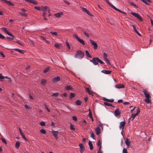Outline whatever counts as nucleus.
I'll use <instances>...</instances> for the list:
<instances>
[{
    "instance_id": "f257e3e1",
    "label": "nucleus",
    "mask_w": 153,
    "mask_h": 153,
    "mask_svg": "<svg viewBox=\"0 0 153 153\" xmlns=\"http://www.w3.org/2000/svg\"><path fill=\"white\" fill-rule=\"evenodd\" d=\"M84 53L80 51H76V53L75 55V57L76 58L81 59L83 58L84 56Z\"/></svg>"
},
{
    "instance_id": "f03ea898",
    "label": "nucleus",
    "mask_w": 153,
    "mask_h": 153,
    "mask_svg": "<svg viewBox=\"0 0 153 153\" xmlns=\"http://www.w3.org/2000/svg\"><path fill=\"white\" fill-rule=\"evenodd\" d=\"M73 36L74 37H75L76 39H77L78 41L81 44H82L83 45H85V43L84 41L81 39H80L78 36L75 34H74L73 35Z\"/></svg>"
},
{
    "instance_id": "7ed1b4c3",
    "label": "nucleus",
    "mask_w": 153,
    "mask_h": 153,
    "mask_svg": "<svg viewBox=\"0 0 153 153\" xmlns=\"http://www.w3.org/2000/svg\"><path fill=\"white\" fill-rule=\"evenodd\" d=\"M98 60L99 58L94 57L90 60V62H92L94 65H97L98 64Z\"/></svg>"
},
{
    "instance_id": "20e7f679",
    "label": "nucleus",
    "mask_w": 153,
    "mask_h": 153,
    "mask_svg": "<svg viewBox=\"0 0 153 153\" xmlns=\"http://www.w3.org/2000/svg\"><path fill=\"white\" fill-rule=\"evenodd\" d=\"M131 14L132 15L136 17L137 19H138L140 21H142V19L141 17L140 16V15L138 13H136L134 12H131Z\"/></svg>"
},
{
    "instance_id": "39448f33",
    "label": "nucleus",
    "mask_w": 153,
    "mask_h": 153,
    "mask_svg": "<svg viewBox=\"0 0 153 153\" xmlns=\"http://www.w3.org/2000/svg\"><path fill=\"white\" fill-rule=\"evenodd\" d=\"M1 29L4 32L6 33L9 36H10L13 37L14 36L12 34L10 33H9L7 30L6 28L5 27H3L1 28Z\"/></svg>"
},
{
    "instance_id": "423d86ee",
    "label": "nucleus",
    "mask_w": 153,
    "mask_h": 153,
    "mask_svg": "<svg viewBox=\"0 0 153 153\" xmlns=\"http://www.w3.org/2000/svg\"><path fill=\"white\" fill-rule=\"evenodd\" d=\"M143 92L144 93L145 97L147 98H150V95L149 92L145 89H143Z\"/></svg>"
},
{
    "instance_id": "0eeeda50",
    "label": "nucleus",
    "mask_w": 153,
    "mask_h": 153,
    "mask_svg": "<svg viewBox=\"0 0 153 153\" xmlns=\"http://www.w3.org/2000/svg\"><path fill=\"white\" fill-rule=\"evenodd\" d=\"M90 41L91 44L94 46V49H96L97 48V45L95 42L93 41L91 39H90Z\"/></svg>"
},
{
    "instance_id": "6e6552de",
    "label": "nucleus",
    "mask_w": 153,
    "mask_h": 153,
    "mask_svg": "<svg viewBox=\"0 0 153 153\" xmlns=\"http://www.w3.org/2000/svg\"><path fill=\"white\" fill-rule=\"evenodd\" d=\"M126 125V123L124 121L121 122L120 123L119 128L120 129H122V130L124 128V126Z\"/></svg>"
},
{
    "instance_id": "1a4fd4ad",
    "label": "nucleus",
    "mask_w": 153,
    "mask_h": 153,
    "mask_svg": "<svg viewBox=\"0 0 153 153\" xmlns=\"http://www.w3.org/2000/svg\"><path fill=\"white\" fill-rule=\"evenodd\" d=\"M121 111L119 108H117L114 111V114L115 116H118L120 114Z\"/></svg>"
},
{
    "instance_id": "9d476101",
    "label": "nucleus",
    "mask_w": 153,
    "mask_h": 153,
    "mask_svg": "<svg viewBox=\"0 0 153 153\" xmlns=\"http://www.w3.org/2000/svg\"><path fill=\"white\" fill-rule=\"evenodd\" d=\"M85 91L87 92L90 95H93V94H94L93 92L90 90L89 88L88 87H85Z\"/></svg>"
},
{
    "instance_id": "9b49d317",
    "label": "nucleus",
    "mask_w": 153,
    "mask_h": 153,
    "mask_svg": "<svg viewBox=\"0 0 153 153\" xmlns=\"http://www.w3.org/2000/svg\"><path fill=\"white\" fill-rule=\"evenodd\" d=\"M140 112V110L139 109H138L136 113L135 114H132V116H131V118H132V120H133L134 119V118L138 115V114Z\"/></svg>"
},
{
    "instance_id": "f8f14e48",
    "label": "nucleus",
    "mask_w": 153,
    "mask_h": 153,
    "mask_svg": "<svg viewBox=\"0 0 153 153\" xmlns=\"http://www.w3.org/2000/svg\"><path fill=\"white\" fill-rule=\"evenodd\" d=\"M95 131L96 134L98 135H99L100 133V129L99 127H97L95 129Z\"/></svg>"
},
{
    "instance_id": "ddd939ff",
    "label": "nucleus",
    "mask_w": 153,
    "mask_h": 153,
    "mask_svg": "<svg viewBox=\"0 0 153 153\" xmlns=\"http://www.w3.org/2000/svg\"><path fill=\"white\" fill-rule=\"evenodd\" d=\"M79 146L80 147V151L81 153H82L84 151V147L83 146V145L82 143H80L79 145Z\"/></svg>"
},
{
    "instance_id": "4468645a",
    "label": "nucleus",
    "mask_w": 153,
    "mask_h": 153,
    "mask_svg": "<svg viewBox=\"0 0 153 153\" xmlns=\"http://www.w3.org/2000/svg\"><path fill=\"white\" fill-rule=\"evenodd\" d=\"M82 10L84 12L86 13L89 15H91V14L89 12L86 8L84 7H82Z\"/></svg>"
},
{
    "instance_id": "2eb2a0df",
    "label": "nucleus",
    "mask_w": 153,
    "mask_h": 153,
    "mask_svg": "<svg viewBox=\"0 0 153 153\" xmlns=\"http://www.w3.org/2000/svg\"><path fill=\"white\" fill-rule=\"evenodd\" d=\"M115 87L116 88L119 89L124 88V85L123 84H117L115 85Z\"/></svg>"
},
{
    "instance_id": "dca6fc26",
    "label": "nucleus",
    "mask_w": 153,
    "mask_h": 153,
    "mask_svg": "<svg viewBox=\"0 0 153 153\" xmlns=\"http://www.w3.org/2000/svg\"><path fill=\"white\" fill-rule=\"evenodd\" d=\"M111 71L103 70L102 71V72L105 74H109L111 73Z\"/></svg>"
},
{
    "instance_id": "f3484780",
    "label": "nucleus",
    "mask_w": 153,
    "mask_h": 153,
    "mask_svg": "<svg viewBox=\"0 0 153 153\" xmlns=\"http://www.w3.org/2000/svg\"><path fill=\"white\" fill-rule=\"evenodd\" d=\"M60 80V78L59 76H57L56 77L53 78L52 79V81L53 82H56Z\"/></svg>"
},
{
    "instance_id": "a211bd4d",
    "label": "nucleus",
    "mask_w": 153,
    "mask_h": 153,
    "mask_svg": "<svg viewBox=\"0 0 153 153\" xmlns=\"http://www.w3.org/2000/svg\"><path fill=\"white\" fill-rule=\"evenodd\" d=\"M25 1L29 2L30 3L33 4H37V2L34 0H25Z\"/></svg>"
},
{
    "instance_id": "6ab92c4d",
    "label": "nucleus",
    "mask_w": 153,
    "mask_h": 153,
    "mask_svg": "<svg viewBox=\"0 0 153 153\" xmlns=\"http://www.w3.org/2000/svg\"><path fill=\"white\" fill-rule=\"evenodd\" d=\"M52 133H53V136L56 139H58V136L57 135V131H52Z\"/></svg>"
},
{
    "instance_id": "aec40b11",
    "label": "nucleus",
    "mask_w": 153,
    "mask_h": 153,
    "mask_svg": "<svg viewBox=\"0 0 153 153\" xmlns=\"http://www.w3.org/2000/svg\"><path fill=\"white\" fill-rule=\"evenodd\" d=\"M104 54V58L106 60V61L109 64V61L108 60V59L107 58V55L106 53H103Z\"/></svg>"
},
{
    "instance_id": "412c9836",
    "label": "nucleus",
    "mask_w": 153,
    "mask_h": 153,
    "mask_svg": "<svg viewBox=\"0 0 153 153\" xmlns=\"http://www.w3.org/2000/svg\"><path fill=\"white\" fill-rule=\"evenodd\" d=\"M130 143V141L128 139H126V140L125 143L128 147L129 146Z\"/></svg>"
},
{
    "instance_id": "4be33fe9",
    "label": "nucleus",
    "mask_w": 153,
    "mask_h": 153,
    "mask_svg": "<svg viewBox=\"0 0 153 153\" xmlns=\"http://www.w3.org/2000/svg\"><path fill=\"white\" fill-rule=\"evenodd\" d=\"M65 88L67 90H72L73 88L70 85H68L66 86Z\"/></svg>"
},
{
    "instance_id": "5701e85b",
    "label": "nucleus",
    "mask_w": 153,
    "mask_h": 153,
    "mask_svg": "<svg viewBox=\"0 0 153 153\" xmlns=\"http://www.w3.org/2000/svg\"><path fill=\"white\" fill-rule=\"evenodd\" d=\"M88 145L90 147V149L91 150H92V149H93V145H92V144L91 141L90 140H89L88 142Z\"/></svg>"
},
{
    "instance_id": "b1692460",
    "label": "nucleus",
    "mask_w": 153,
    "mask_h": 153,
    "mask_svg": "<svg viewBox=\"0 0 153 153\" xmlns=\"http://www.w3.org/2000/svg\"><path fill=\"white\" fill-rule=\"evenodd\" d=\"M107 3L110 6H111L113 8L114 10H115V8H116V7L114 6L108 0L107 1Z\"/></svg>"
},
{
    "instance_id": "393cba45",
    "label": "nucleus",
    "mask_w": 153,
    "mask_h": 153,
    "mask_svg": "<svg viewBox=\"0 0 153 153\" xmlns=\"http://www.w3.org/2000/svg\"><path fill=\"white\" fill-rule=\"evenodd\" d=\"M14 50L15 51H18L19 52V53H24L25 52V51L23 50H20L19 49H17V48H15Z\"/></svg>"
},
{
    "instance_id": "a878e982",
    "label": "nucleus",
    "mask_w": 153,
    "mask_h": 153,
    "mask_svg": "<svg viewBox=\"0 0 153 153\" xmlns=\"http://www.w3.org/2000/svg\"><path fill=\"white\" fill-rule=\"evenodd\" d=\"M103 100L105 101L109 102H113L114 101L113 99L109 100L105 98H104Z\"/></svg>"
},
{
    "instance_id": "bb28decb",
    "label": "nucleus",
    "mask_w": 153,
    "mask_h": 153,
    "mask_svg": "<svg viewBox=\"0 0 153 153\" xmlns=\"http://www.w3.org/2000/svg\"><path fill=\"white\" fill-rule=\"evenodd\" d=\"M4 2L5 3H6L7 4L9 5H14V4H13L10 1H8L6 0H5V1Z\"/></svg>"
},
{
    "instance_id": "cd10ccee",
    "label": "nucleus",
    "mask_w": 153,
    "mask_h": 153,
    "mask_svg": "<svg viewBox=\"0 0 153 153\" xmlns=\"http://www.w3.org/2000/svg\"><path fill=\"white\" fill-rule=\"evenodd\" d=\"M104 104L105 105L107 106H111L112 107H114V106H113V105L111 103H109L107 102H104Z\"/></svg>"
},
{
    "instance_id": "c85d7f7f",
    "label": "nucleus",
    "mask_w": 153,
    "mask_h": 153,
    "mask_svg": "<svg viewBox=\"0 0 153 153\" xmlns=\"http://www.w3.org/2000/svg\"><path fill=\"white\" fill-rule=\"evenodd\" d=\"M129 4L130 5H132L134 6L135 8H138V7L137 6H136L134 3L131 2H129Z\"/></svg>"
},
{
    "instance_id": "c756f323",
    "label": "nucleus",
    "mask_w": 153,
    "mask_h": 153,
    "mask_svg": "<svg viewBox=\"0 0 153 153\" xmlns=\"http://www.w3.org/2000/svg\"><path fill=\"white\" fill-rule=\"evenodd\" d=\"M48 7L47 6H45L44 7L42 8L41 10H43V12H46L47 11V9H48Z\"/></svg>"
},
{
    "instance_id": "7c9ffc66",
    "label": "nucleus",
    "mask_w": 153,
    "mask_h": 153,
    "mask_svg": "<svg viewBox=\"0 0 153 153\" xmlns=\"http://www.w3.org/2000/svg\"><path fill=\"white\" fill-rule=\"evenodd\" d=\"M89 111H90L89 112L88 116L91 118V119L92 120V121H93V120H93V117H92V116L91 113V111H90V109H89Z\"/></svg>"
},
{
    "instance_id": "2f4dec72",
    "label": "nucleus",
    "mask_w": 153,
    "mask_h": 153,
    "mask_svg": "<svg viewBox=\"0 0 153 153\" xmlns=\"http://www.w3.org/2000/svg\"><path fill=\"white\" fill-rule=\"evenodd\" d=\"M133 28L135 31L137 33L139 36H141V35L137 31V30H136L135 27L133 25Z\"/></svg>"
},
{
    "instance_id": "473e14b6",
    "label": "nucleus",
    "mask_w": 153,
    "mask_h": 153,
    "mask_svg": "<svg viewBox=\"0 0 153 153\" xmlns=\"http://www.w3.org/2000/svg\"><path fill=\"white\" fill-rule=\"evenodd\" d=\"M81 102L79 100H78L76 102V105H81Z\"/></svg>"
},
{
    "instance_id": "72a5a7b5",
    "label": "nucleus",
    "mask_w": 153,
    "mask_h": 153,
    "mask_svg": "<svg viewBox=\"0 0 153 153\" xmlns=\"http://www.w3.org/2000/svg\"><path fill=\"white\" fill-rule=\"evenodd\" d=\"M20 143L19 142L17 141V142H16V145H15L17 149H18L20 146Z\"/></svg>"
},
{
    "instance_id": "f704fd0d",
    "label": "nucleus",
    "mask_w": 153,
    "mask_h": 153,
    "mask_svg": "<svg viewBox=\"0 0 153 153\" xmlns=\"http://www.w3.org/2000/svg\"><path fill=\"white\" fill-rule=\"evenodd\" d=\"M115 10L116 11H119V12L121 13H123L124 14H126V13L125 12H123V11H121V10H120L119 9H117V8H115Z\"/></svg>"
},
{
    "instance_id": "c9c22d12",
    "label": "nucleus",
    "mask_w": 153,
    "mask_h": 153,
    "mask_svg": "<svg viewBox=\"0 0 153 153\" xmlns=\"http://www.w3.org/2000/svg\"><path fill=\"white\" fill-rule=\"evenodd\" d=\"M85 53L86 54V56L89 58H91V55L87 51H85Z\"/></svg>"
},
{
    "instance_id": "e433bc0d",
    "label": "nucleus",
    "mask_w": 153,
    "mask_h": 153,
    "mask_svg": "<svg viewBox=\"0 0 153 153\" xmlns=\"http://www.w3.org/2000/svg\"><path fill=\"white\" fill-rule=\"evenodd\" d=\"M46 80L44 79H42V81L41 82V84L42 85H44L46 83Z\"/></svg>"
},
{
    "instance_id": "4c0bfd02",
    "label": "nucleus",
    "mask_w": 153,
    "mask_h": 153,
    "mask_svg": "<svg viewBox=\"0 0 153 153\" xmlns=\"http://www.w3.org/2000/svg\"><path fill=\"white\" fill-rule=\"evenodd\" d=\"M40 132L43 134H45L46 133L45 130L44 129H41Z\"/></svg>"
},
{
    "instance_id": "58836bf2",
    "label": "nucleus",
    "mask_w": 153,
    "mask_h": 153,
    "mask_svg": "<svg viewBox=\"0 0 153 153\" xmlns=\"http://www.w3.org/2000/svg\"><path fill=\"white\" fill-rule=\"evenodd\" d=\"M49 68L47 67L44 70L43 72L44 73H45L48 71L49 70Z\"/></svg>"
},
{
    "instance_id": "ea45409f",
    "label": "nucleus",
    "mask_w": 153,
    "mask_h": 153,
    "mask_svg": "<svg viewBox=\"0 0 153 153\" xmlns=\"http://www.w3.org/2000/svg\"><path fill=\"white\" fill-rule=\"evenodd\" d=\"M59 93H53L52 95V96L53 97H56L58 96Z\"/></svg>"
},
{
    "instance_id": "a19ab883",
    "label": "nucleus",
    "mask_w": 153,
    "mask_h": 153,
    "mask_svg": "<svg viewBox=\"0 0 153 153\" xmlns=\"http://www.w3.org/2000/svg\"><path fill=\"white\" fill-rule=\"evenodd\" d=\"M149 98H146L144 100L147 103H149L150 102V101L149 100Z\"/></svg>"
},
{
    "instance_id": "79ce46f5",
    "label": "nucleus",
    "mask_w": 153,
    "mask_h": 153,
    "mask_svg": "<svg viewBox=\"0 0 153 153\" xmlns=\"http://www.w3.org/2000/svg\"><path fill=\"white\" fill-rule=\"evenodd\" d=\"M19 14L20 15H22V16L24 17H26L27 16V14L25 13H23L21 12H19Z\"/></svg>"
},
{
    "instance_id": "37998d69",
    "label": "nucleus",
    "mask_w": 153,
    "mask_h": 153,
    "mask_svg": "<svg viewBox=\"0 0 153 153\" xmlns=\"http://www.w3.org/2000/svg\"><path fill=\"white\" fill-rule=\"evenodd\" d=\"M34 8L38 10H41V9H42V8L41 7H38V6L35 7Z\"/></svg>"
},
{
    "instance_id": "c03bdc74",
    "label": "nucleus",
    "mask_w": 153,
    "mask_h": 153,
    "mask_svg": "<svg viewBox=\"0 0 153 153\" xmlns=\"http://www.w3.org/2000/svg\"><path fill=\"white\" fill-rule=\"evenodd\" d=\"M54 15L57 18H59L61 16L60 14L59 13H57L55 14Z\"/></svg>"
},
{
    "instance_id": "a18cd8bd",
    "label": "nucleus",
    "mask_w": 153,
    "mask_h": 153,
    "mask_svg": "<svg viewBox=\"0 0 153 153\" xmlns=\"http://www.w3.org/2000/svg\"><path fill=\"white\" fill-rule=\"evenodd\" d=\"M75 96V94L74 93H71L70 94V98H72L74 97Z\"/></svg>"
},
{
    "instance_id": "49530a36",
    "label": "nucleus",
    "mask_w": 153,
    "mask_h": 153,
    "mask_svg": "<svg viewBox=\"0 0 153 153\" xmlns=\"http://www.w3.org/2000/svg\"><path fill=\"white\" fill-rule=\"evenodd\" d=\"M84 34V35L87 37H89V34L87 33L85 31H82Z\"/></svg>"
},
{
    "instance_id": "de8ad7c7",
    "label": "nucleus",
    "mask_w": 153,
    "mask_h": 153,
    "mask_svg": "<svg viewBox=\"0 0 153 153\" xmlns=\"http://www.w3.org/2000/svg\"><path fill=\"white\" fill-rule=\"evenodd\" d=\"M70 128L71 130H75V129L74 127V125H73L71 124H70Z\"/></svg>"
},
{
    "instance_id": "09e8293b",
    "label": "nucleus",
    "mask_w": 153,
    "mask_h": 153,
    "mask_svg": "<svg viewBox=\"0 0 153 153\" xmlns=\"http://www.w3.org/2000/svg\"><path fill=\"white\" fill-rule=\"evenodd\" d=\"M60 45L57 44H55L54 45L55 47L57 48H59Z\"/></svg>"
},
{
    "instance_id": "8fccbe9b",
    "label": "nucleus",
    "mask_w": 153,
    "mask_h": 153,
    "mask_svg": "<svg viewBox=\"0 0 153 153\" xmlns=\"http://www.w3.org/2000/svg\"><path fill=\"white\" fill-rule=\"evenodd\" d=\"M21 135L22 136V137L23 139H24L25 140H27V139L25 137V135L23 133H22V134H21Z\"/></svg>"
},
{
    "instance_id": "3c124183",
    "label": "nucleus",
    "mask_w": 153,
    "mask_h": 153,
    "mask_svg": "<svg viewBox=\"0 0 153 153\" xmlns=\"http://www.w3.org/2000/svg\"><path fill=\"white\" fill-rule=\"evenodd\" d=\"M16 42H17L19 45L23 46V43H22L20 41H16Z\"/></svg>"
},
{
    "instance_id": "603ef678",
    "label": "nucleus",
    "mask_w": 153,
    "mask_h": 153,
    "mask_svg": "<svg viewBox=\"0 0 153 153\" xmlns=\"http://www.w3.org/2000/svg\"><path fill=\"white\" fill-rule=\"evenodd\" d=\"M73 120L74 121H76L77 120V118L75 116H73L72 117Z\"/></svg>"
},
{
    "instance_id": "864d4df0",
    "label": "nucleus",
    "mask_w": 153,
    "mask_h": 153,
    "mask_svg": "<svg viewBox=\"0 0 153 153\" xmlns=\"http://www.w3.org/2000/svg\"><path fill=\"white\" fill-rule=\"evenodd\" d=\"M5 78V76H3L0 73V79H3Z\"/></svg>"
},
{
    "instance_id": "5fc2aeb1",
    "label": "nucleus",
    "mask_w": 153,
    "mask_h": 153,
    "mask_svg": "<svg viewBox=\"0 0 153 153\" xmlns=\"http://www.w3.org/2000/svg\"><path fill=\"white\" fill-rule=\"evenodd\" d=\"M123 153H128L127 149L125 148H123Z\"/></svg>"
},
{
    "instance_id": "6e6d98bb",
    "label": "nucleus",
    "mask_w": 153,
    "mask_h": 153,
    "mask_svg": "<svg viewBox=\"0 0 153 153\" xmlns=\"http://www.w3.org/2000/svg\"><path fill=\"white\" fill-rule=\"evenodd\" d=\"M91 136L93 138H94V134L92 132H91L90 133Z\"/></svg>"
},
{
    "instance_id": "4d7b16f0",
    "label": "nucleus",
    "mask_w": 153,
    "mask_h": 153,
    "mask_svg": "<svg viewBox=\"0 0 153 153\" xmlns=\"http://www.w3.org/2000/svg\"><path fill=\"white\" fill-rule=\"evenodd\" d=\"M50 33L51 34H53V35H55L56 36H57V33L56 32H52L51 31Z\"/></svg>"
},
{
    "instance_id": "13d9d810",
    "label": "nucleus",
    "mask_w": 153,
    "mask_h": 153,
    "mask_svg": "<svg viewBox=\"0 0 153 153\" xmlns=\"http://www.w3.org/2000/svg\"><path fill=\"white\" fill-rule=\"evenodd\" d=\"M45 108L47 109V111L48 112H50V110L48 108V107H47V105H46V104H45Z\"/></svg>"
},
{
    "instance_id": "bf43d9fd",
    "label": "nucleus",
    "mask_w": 153,
    "mask_h": 153,
    "mask_svg": "<svg viewBox=\"0 0 153 153\" xmlns=\"http://www.w3.org/2000/svg\"><path fill=\"white\" fill-rule=\"evenodd\" d=\"M101 142H100V140H98V143H97V145L98 146H99L100 147V146H101Z\"/></svg>"
},
{
    "instance_id": "052dcab7",
    "label": "nucleus",
    "mask_w": 153,
    "mask_h": 153,
    "mask_svg": "<svg viewBox=\"0 0 153 153\" xmlns=\"http://www.w3.org/2000/svg\"><path fill=\"white\" fill-rule=\"evenodd\" d=\"M11 37H8V36H7V38L8 39H14V38L15 37H14V36L13 37H12V36H11Z\"/></svg>"
},
{
    "instance_id": "680f3d73",
    "label": "nucleus",
    "mask_w": 153,
    "mask_h": 153,
    "mask_svg": "<svg viewBox=\"0 0 153 153\" xmlns=\"http://www.w3.org/2000/svg\"><path fill=\"white\" fill-rule=\"evenodd\" d=\"M101 146H100L98 150V153H102V152L101 150Z\"/></svg>"
},
{
    "instance_id": "e2e57ef3",
    "label": "nucleus",
    "mask_w": 153,
    "mask_h": 153,
    "mask_svg": "<svg viewBox=\"0 0 153 153\" xmlns=\"http://www.w3.org/2000/svg\"><path fill=\"white\" fill-rule=\"evenodd\" d=\"M40 124L42 126H44L45 125V123L44 122H41L40 123Z\"/></svg>"
},
{
    "instance_id": "0e129e2a",
    "label": "nucleus",
    "mask_w": 153,
    "mask_h": 153,
    "mask_svg": "<svg viewBox=\"0 0 153 153\" xmlns=\"http://www.w3.org/2000/svg\"><path fill=\"white\" fill-rule=\"evenodd\" d=\"M29 98H30V99H31L32 100H33V98L32 96V95H31L30 93H29Z\"/></svg>"
},
{
    "instance_id": "69168bd1",
    "label": "nucleus",
    "mask_w": 153,
    "mask_h": 153,
    "mask_svg": "<svg viewBox=\"0 0 153 153\" xmlns=\"http://www.w3.org/2000/svg\"><path fill=\"white\" fill-rule=\"evenodd\" d=\"M4 36L3 35L0 33V38L4 39Z\"/></svg>"
},
{
    "instance_id": "338daca9",
    "label": "nucleus",
    "mask_w": 153,
    "mask_h": 153,
    "mask_svg": "<svg viewBox=\"0 0 153 153\" xmlns=\"http://www.w3.org/2000/svg\"><path fill=\"white\" fill-rule=\"evenodd\" d=\"M1 140H2V141L4 143H5V144H7V142L5 140V139L4 138H1Z\"/></svg>"
},
{
    "instance_id": "774afa93",
    "label": "nucleus",
    "mask_w": 153,
    "mask_h": 153,
    "mask_svg": "<svg viewBox=\"0 0 153 153\" xmlns=\"http://www.w3.org/2000/svg\"><path fill=\"white\" fill-rule=\"evenodd\" d=\"M142 1L144 3L146 4L147 5H149V4L147 3L145 0H142Z\"/></svg>"
}]
</instances>
